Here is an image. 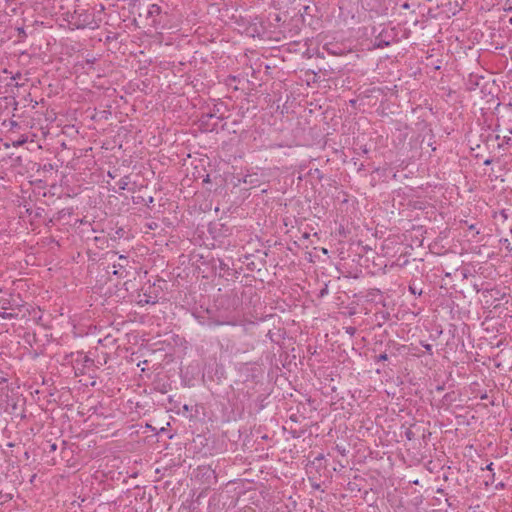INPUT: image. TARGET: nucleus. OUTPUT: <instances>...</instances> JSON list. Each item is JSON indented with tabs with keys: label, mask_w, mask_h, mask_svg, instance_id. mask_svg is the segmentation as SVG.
Masks as SVG:
<instances>
[{
	"label": "nucleus",
	"mask_w": 512,
	"mask_h": 512,
	"mask_svg": "<svg viewBox=\"0 0 512 512\" xmlns=\"http://www.w3.org/2000/svg\"><path fill=\"white\" fill-rule=\"evenodd\" d=\"M160 12V7L156 4H153L150 6V9H149V14L153 15L155 13H159Z\"/></svg>",
	"instance_id": "nucleus-1"
},
{
	"label": "nucleus",
	"mask_w": 512,
	"mask_h": 512,
	"mask_svg": "<svg viewBox=\"0 0 512 512\" xmlns=\"http://www.w3.org/2000/svg\"><path fill=\"white\" fill-rule=\"evenodd\" d=\"M26 141H27L26 138L20 139V140L14 142L13 146L14 147H19V146L23 145L24 143H26Z\"/></svg>",
	"instance_id": "nucleus-2"
},
{
	"label": "nucleus",
	"mask_w": 512,
	"mask_h": 512,
	"mask_svg": "<svg viewBox=\"0 0 512 512\" xmlns=\"http://www.w3.org/2000/svg\"><path fill=\"white\" fill-rule=\"evenodd\" d=\"M387 359H388V356H387V354H385V353H384V354H380V355L378 356V360H379V361H385V360H387Z\"/></svg>",
	"instance_id": "nucleus-3"
},
{
	"label": "nucleus",
	"mask_w": 512,
	"mask_h": 512,
	"mask_svg": "<svg viewBox=\"0 0 512 512\" xmlns=\"http://www.w3.org/2000/svg\"><path fill=\"white\" fill-rule=\"evenodd\" d=\"M409 290L413 294H419V295L421 294V291L417 292L416 288L414 286H409Z\"/></svg>",
	"instance_id": "nucleus-4"
},
{
	"label": "nucleus",
	"mask_w": 512,
	"mask_h": 512,
	"mask_svg": "<svg viewBox=\"0 0 512 512\" xmlns=\"http://www.w3.org/2000/svg\"><path fill=\"white\" fill-rule=\"evenodd\" d=\"M504 243L506 244V248H507L509 251H512V246H511L510 242H509L507 239H505V240H504Z\"/></svg>",
	"instance_id": "nucleus-5"
},
{
	"label": "nucleus",
	"mask_w": 512,
	"mask_h": 512,
	"mask_svg": "<svg viewBox=\"0 0 512 512\" xmlns=\"http://www.w3.org/2000/svg\"><path fill=\"white\" fill-rule=\"evenodd\" d=\"M0 316L2 318H10L12 316V314H9V313H0Z\"/></svg>",
	"instance_id": "nucleus-6"
},
{
	"label": "nucleus",
	"mask_w": 512,
	"mask_h": 512,
	"mask_svg": "<svg viewBox=\"0 0 512 512\" xmlns=\"http://www.w3.org/2000/svg\"><path fill=\"white\" fill-rule=\"evenodd\" d=\"M119 259H120V260H123V261H125V262H127V259H126V257H124V256H119Z\"/></svg>",
	"instance_id": "nucleus-7"
},
{
	"label": "nucleus",
	"mask_w": 512,
	"mask_h": 512,
	"mask_svg": "<svg viewBox=\"0 0 512 512\" xmlns=\"http://www.w3.org/2000/svg\"><path fill=\"white\" fill-rule=\"evenodd\" d=\"M125 185H126V183H121L120 188H121V189H125Z\"/></svg>",
	"instance_id": "nucleus-8"
},
{
	"label": "nucleus",
	"mask_w": 512,
	"mask_h": 512,
	"mask_svg": "<svg viewBox=\"0 0 512 512\" xmlns=\"http://www.w3.org/2000/svg\"><path fill=\"white\" fill-rule=\"evenodd\" d=\"M125 185H126V183H121L120 188H121V189H125Z\"/></svg>",
	"instance_id": "nucleus-9"
},
{
	"label": "nucleus",
	"mask_w": 512,
	"mask_h": 512,
	"mask_svg": "<svg viewBox=\"0 0 512 512\" xmlns=\"http://www.w3.org/2000/svg\"><path fill=\"white\" fill-rule=\"evenodd\" d=\"M123 261H120L119 267H123Z\"/></svg>",
	"instance_id": "nucleus-10"
},
{
	"label": "nucleus",
	"mask_w": 512,
	"mask_h": 512,
	"mask_svg": "<svg viewBox=\"0 0 512 512\" xmlns=\"http://www.w3.org/2000/svg\"><path fill=\"white\" fill-rule=\"evenodd\" d=\"M123 261H120L119 267H123Z\"/></svg>",
	"instance_id": "nucleus-11"
},
{
	"label": "nucleus",
	"mask_w": 512,
	"mask_h": 512,
	"mask_svg": "<svg viewBox=\"0 0 512 512\" xmlns=\"http://www.w3.org/2000/svg\"><path fill=\"white\" fill-rule=\"evenodd\" d=\"M492 463L487 466V469H491Z\"/></svg>",
	"instance_id": "nucleus-12"
}]
</instances>
